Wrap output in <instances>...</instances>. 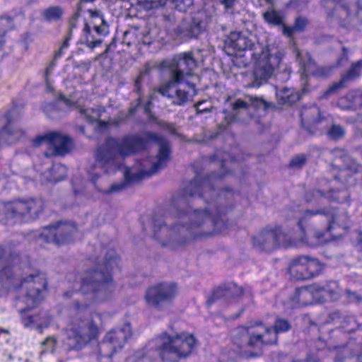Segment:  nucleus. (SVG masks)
<instances>
[{
	"label": "nucleus",
	"mask_w": 362,
	"mask_h": 362,
	"mask_svg": "<svg viewBox=\"0 0 362 362\" xmlns=\"http://www.w3.org/2000/svg\"><path fill=\"white\" fill-rule=\"evenodd\" d=\"M119 259L115 250L107 254L104 263L99 270L89 271L80 281H74L71 286L74 292L80 291L88 296V303L76 302L69 311V319L64 328L66 339L63 347L54 337H47L42 342L41 353L62 352L81 349L99 334L98 326L89 315L91 305L110 300L115 294L117 286L112 274L119 269Z\"/></svg>",
	"instance_id": "1"
},
{
	"label": "nucleus",
	"mask_w": 362,
	"mask_h": 362,
	"mask_svg": "<svg viewBox=\"0 0 362 362\" xmlns=\"http://www.w3.org/2000/svg\"><path fill=\"white\" fill-rule=\"evenodd\" d=\"M149 141H156L158 153L156 158L147 159L132 168H124V175L126 181L134 182L150 176L162 168L169 160L170 146L167 141L158 138L156 134L144 132L139 135L126 136L122 139L110 138L105 146L100 148L96 154L94 164L88 170L93 183L101 171L107 174L115 173L122 167L119 165V156H129L145 148Z\"/></svg>",
	"instance_id": "2"
},
{
	"label": "nucleus",
	"mask_w": 362,
	"mask_h": 362,
	"mask_svg": "<svg viewBox=\"0 0 362 362\" xmlns=\"http://www.w3.org/2000/svg\"><path fill=\"white\" fill-rule=\"evenodd\" d=\"M4 250L0 247V285L9 288L14 284L15 279L10 274L13 271L15 276L21 277V284L15 288L23 295L18 300L22 301L26 307L19 310L21 321L24 327L31 329H40L47 327L49 317L44 313L35 308L36 305L43 297L47 288V278L44 273L29 267L23 268L20 265L18 255H10L3 257Z\"/></svg>",
	"instance_id": "3"
},
{
	"label": "nucleus",
	"mask_w": 362,
	"mask_h": 362,
	"mask_svg": "<svg viewBox=\"0 0 362 362\" xmlns=\"http://www.w3.org/2000/svg\"><path fill=\"white\" fill-rule=\"evenodd\" d=\"M320 211H305L300 218V211L296 212L295 216L299 230L291 234H285L280 228L265 229L253 238V245L262 250H272L277 247H302L305 245L315 247L329 241L328 238H324L325 234L317 231L315 225L311 224L307 228L304 224L307 219L320 214Z\"/></svg>",
	"instance_id": "4"
},
{
	"label": "nucleus",
	"mask_w": 362,
	"mask_h": 362,
	"mask_svg": "<svg viewBox=\"0 0 362 362\" xmlns=\"http://www.w3.org/2000/svg\"><path fill=\"white\" fill-rule=\"evenodd\" d=\"M161 66L170 69L173 78L161 86L158 92L172 98L173 103L184 105L196 94L195 82L198 81V76L193 73L197 62L192 53H182L170 60L163 61Z\"/></svg>",
	"instance_id": "5"
},
{
	"label": "nucleus",
	"mask_w": 362,
	"mask_h": 362,
	"mask_svg": "<svg viewBox=\"0 0 362 362\" xmlns=\"http://www.w3.org/2000/svg\"><path fill=\"white\" fill-rule=\"evenodd\" d=\"M178 221L182 223L190 221V223L187 226L176 224L172 228H169L166 226L167 222H169L168 218L165 221H155L153 223L154 236L157 238L170 237L173 239V241H176L178 244L182 245L186 243L188 240L212 234L213 232L203 233L200 229L202 225L207 223H210L214 226V232H221L219 225L222 223L223 220L215 219L207 211L200 212L199 211H194L192 214H179Z\"/></svg>",
	"instance_id": "6"
},
{
	"label": "nucleus",
	"mask_w": 362,
	"mask_h": 362,
	"mask_svg": "<svg viewBox=\"0 0 362 362\" xmlns=\"http://www.w3.org/2000/svg\"><path fill=\"white\" fill-rule=\"evenodd\" d=\"M291 327L286 320L277 318L274 328L272 329L262 324H257L249 327H241L236 330V334L240 335V339H235V343L239 346L248 345L260 348L262 344H272L277 341V334L287 332Z\"/></svg>",
	"instance_id": "7"
},
{
	"label": "nucleus",
	"mask_w": 362,
	"mask_h": 362,
	"mask_svg": "<svg viewBox=\"0 0 362 362\" xmlns=\"http://www.w3.org/2000/svg\"><path fill=\"white\" fill-rule=\"evenodd\" d=\"M195 343L194 337L189 333H181L175 337L163 334L150 341L148 348L155 349L163 360L175 361L188 356Z\"/></svg>",
	"instance_id": "8"
},
{
	"label": "nucleus",
	"mask_w": 362,
	"mask_h": 362,
	"mask_svg": "<svg viewBox=\"0 0 362 362\" xmlns=\"http://www.w3.org/2000/svg\"><path fill=\"white\" fill-rule=\"evenodd\" d=\"M251 56L255 60L253 71L255 80L258 83H261L267 80L276 69L280 68L283 53L277 49L267 47L263 48L260 53H252Z\"/></svg>",
	"instance_id": "9"
},
{
	"label": "nucleus",
	"mask_w": 362,
	"mask_h": 362,
	"mask_svg": "<svg viewBox=\"0 0 362 362\" xmlns=\"http://www.w3.org/2000/svg\"><path fill=\"white\" fill-rule=\"evenodd\" d=\"M6 223L29 221L36 218L42 211L41 199L16 200L4 204Z\"/></svg>",
	"instance_id": "10"
},
{
	"label": "nucleus",
	"mask_w": 362,
	"mask_h": 362,
	"mask_svg": "<svg viewBox=\"0 0 362 362\" xmlns=\"http://www.w3.org/2000/svg\"><path fill=\"white\" fill-rule=\"evenodd\" d=\"M341 289L335 281L329 283L326 287L312 285L296 289L294 298L285 305L286 308H294L310 304L311 298L322 296L324 298L336 300L339 298Z\"/></svg>",
	"instance_id": "11"
},
{
	"label": "nucleus",
	"mask_w": 362,
	"mask_h": 362,
	"mask_svg": "<svg viewBox=\"0 0 362 362\" xmlns=\"http://www.w3.org/2000/svg\"><path fill=\"white\" fill-rule=\"evenodd\" d=\"M179 292L177 285L173 282H164L148 287L144 299L151 308L163 310L173 301Z\"/></svg>",
	"instance_id": "12"
},
{
	"label": "nucleus",
	"mask_w": 362,
	"mask_h": 362,
	"mask_svg": "<svg viewBox=\"0 0 362 362\" xmlns=\"http://www.w3.org/2000/svg\"><path fill=\"white\" fill-rule=\"evenodd\" d=\"M131 336L132 329L129 323L124 324L121 328L110 331L99 344V360L107 358V361L104 362H109V358L113 353L122 349Z\"/></svg>",
	"instance_id": "13"
},
{
	"label": "nucleus",
	"mask_w": 362,
	"mask_h": 362,
	"mask_svg": "<svg viewBox=\"0 0 362 362\" xmlns=\"http://www.w3.org/2000/svg\"><path fill=\"white\" fill-rule=\"evenodd\" d=\"M35 147L46 145L50 151V155L59 156L67 153L71 147L70 139L64 134L58 132H48L37 136L33 141Z\"/></svg>",
	"instance_id": "14"
},
{
	"label": "nucleus",
	"mask_w": 362,
	"mask_h": 362,
	"mask_svg": "<svg viewBox=\"0 0 362 362\" xmlns=\"http://www.w3.org/2000/svg\"><path fill=\"white\" fill-rule=\"evenodd\" d=\"M76 233V227L74 224L71 223H58L45 227L41 236L47 243H54L59 245L71 241Z\"/></svg>",
	"instance_id": "15"
},
{
	"label": "nucleus",
	"mask_w": 362,
	"mask_h": 362,
	"mask_svg": "<svg viewBox=\"0 0 362 362\" xmlns=\"http://www.w3.org/2000/svg\"><path fill=\"white\" fill-rule=\"evenodd\" d=\"M232 115L230 118L226 116V119L228 123L235 120L245 121L246 118L250 117V110L252 108H259L265 106V103L262 99L252 95H245L243 99H236L231 104Z\"/></svg>",
	"instance_id": "16"
},
{
	"label": "nucleus",
	"mask_w": 362,
	"mask_h": 362,
	"mask_svg": "<svg viewBox=\"0 0 362 362\" xmlns=\"http://www.w3.org/2000/svg\"><path fill=\"white\" fill-rule=\"evenodd\" d=\"M323 213L324 218L329 222L327 233H329L334 240L341 237L349 226L347 214L344 211L339 212L335 210Z\"/></svg>",
	"instance_id": "17"
},
{
	"label": "nucleus",
	"mask_w": 362,
	"mask_h": 362,
	"mask_svg": "<svg viewBox=\"0 0 362 362\" xmlns=\"http://www.w3.org/2000/svg\"><path fill=\"white\" fill-rule=\"evenodd\" d=\"M320 186L323 187L322 190H314L306 194L305 199L308 202L318 204L325 199L336 201L337 202H344L348 198L349 194L345 189H341L337 192H334L330 187H327L323 182L320 183Z\"/></svg>",
	"instance_id": "18"
},
{
	"label": "nucleus",
	"mask_w": 362,
	"mask_h": 362,
	"mask_svg": "<svg viewBox=\"0 0 362 362\" xmlns=\"http://www.w3.org/2000/svg\"><path fill=\"white\" fill-rule=\"evenodd\" d=\"M296 57L299 60L303 70L301 81L303 84V92L306 93L308 90V77L312 75L315 77H324L328 74L329 69L325 67H317L312 61L310 56L306 53L305 54V60L303 59V54L297 51Z\"/></svg>",
	"instance_id": "19"
},
{
	"label": "nucleus",
	"mask_w": 362,
	"mask_h": 362,
	"mask_svg": "<svg viewBox=\"0 0 362 362\" xmlns=\"http://www.w3.org/2000/svg\"><path fill=\"white\" fill-rule=\"evenodd\" d=\"M334 362H362V345L350 341L343 346L333 349Z\"/></svg>",
	"instance_id": "20"
},
{
	"label": "nucleus",
	"mask_w": 362,
	"mask_h": 362,
	"mask_svg": "<svg viewBox=\"0 0 362 362\" xmlns=\"http://www.w3.org/2000/svg\"><path fill=\"white\" fill-rule=\"evenodd\" d=\"M326 8L327 9H331L332 8H334V11L332 13H329V15L335 16L339 18V20H342L344 16H349L351 15V10L356 11V18H358L359 22H362V7H360L359 5L353 4L348 6H342L340 3H337L334 0H328L326 1Z\"/></svg>",
	"instance_id": "21"
},
{
	"label": "nucleus",
	"mask_w": 362,
	"mask_h": 362,
	"mask_svg": "<svg viewBox=\"0 0 362 362\" xmlns=\"http://www.w3.org/2000/svg\"><path fill=\"white\" fill-rule=\"evenodd\" d=\"M23 134V131L20 128L17 122L8 121L0 133V147L16 142L22 138Z\"/></svg>",
	"instance_id": "22"
},
{
	"label": "nucleus",
	"mask_w": 362,
	"mask_h": 362,
	"mask_svg": "<svg viewBox=\"0 0 362 362\" xmlns=\"http://www.w3.org/2000/svg\"><path fill=\"white\" fill-rule=\"evenodd\" d=\"M337 105L342 110H353L362 107V90L356 89L349 91L345 96L341 97Z\"/></svg>",
	"instance_id": "23"
},
{
	"label": "nucleus",
	"mask_w": 362,
	"mask_h": 362,
	"mask_svg": "<svg viewBox=\"0 0 362 362\" xmlns=\"http://www.w3.org/2000/svg\"><path fill=\"white\" fill-rule=\"evenodd\" d=\"M203 29L202 22L194 19L192 22L183 21L179 26L177 32L182 38H192L197 37Z\"/></svg>",
	"instance_id": "24"
},
{
	"label": "nucleus",
	"mask_w": 362,
	"mask_h": 362,
	"mask_svg": "<svg viewBox=\"0 0 362 362\" xmlns=\"http://www.w3.org/2000/svg\"><path fill=\"white\" fill-rule=\"evenodd\" d=\"M306 262V256L298 257L291 262L289 267V272L292 278L296 280L308 279Z\"/></svg>",
	"instance_id": "25"
},
{
	"label": "nucleus",
	"mask_w": 362,
	"mask_h": 362,
	"mask_svg": "<svg viewBox=\"0 0 362 362\" xmlns=\"http://www.w3.org/2000/svg\"><path fill=\"white\" fill-rule=\"evenodd\" d=\"M362 74V62L359 61L354 64L347 73L344 75L339 83L334 84L326 93L329 95L331 93L343 88L347 81H353Z\"/></svg>",
	"instance_id": "26"
},
{
	"label": "nucleus",
	"mask_w": 362,
	"mask_h": 362,
	"mask_svg": "<svg viewBox=\"0 0 362 362\" xmlns=\"http://www.w3.org/2000/svg\"><path fill=\"white\" fill-rule=\"evenodd\" d=\"M86 32L90 33L94 30L98 35H106L109 33L107 23L105 21L103 17L99 14H93L91 20L86 24L84 29Z\"/></svg>",
	"instance_id": "27"
},
{
	"label": "nucleus",
	"mask_w": 362,
	"mask_h": 362,
	"mask_svg": "<svg viewBox=\"0 0 362 362\" xmlns=\"http://www.w3.org/2000/svg\"><path fill=\"white\" fill-rule=\"evenodd\" d=\"M67 173V168L61 163L54 164L50 170L45 172L42 176V182H57L64 180Z\"/></svg>",
	"instance_id": "28"
},
{
	"label": "nucleus",
	"mask_w": 362,
	"mask_h": 362,
	"mask_svg": "<svg viewBox=\"0 0 362 362\" xmlns=\"http://www.w3.org/2000/svg\"><path fill=\"white\" fill-rule=\"evenodd\" d=\"M300 118L303 126L307 127L322 122L321 112L317 106L303 108L300 112Z\"/></svg>",
	"instance_id": "29"
},
{
	"label": "nucleus",
	"mask_w": 362,
	"mask_h": 362,
	"mask_svg": "<svg viewBox=\"0 0 362 362\" xmlns=\"http://www.w3.org/2000/svg\"><path fill=\"white\" fill-rule=\"evenodd\" d=\"M228 40L229 45L238 50L251 49L254 46L252 40L249 39L245 35L237 32L230 33Z\"/></svg>",
	"instance_id": "30"
},
{
	"label": "nucleus",
	"mask_w": 362,
	"mask_h": 362,
	"mask_svg": "<svg viewBox=\"0 0 362 362\" xmlns=\"http://www.w3.org/2000/svg\"><path fill=\"white\" fill-rule=\"evenodd\" d=\"M276 95L281 104H292L300 98L299 93L286 88L277 90Z\"/></svg>",
	"instance_id": "31"
},
{
	"label": "nucleus",
	"mask_w": 362,
	"mask_h": 362,
	"mask_svg": "<svg viewBox=\"0 0 362 362\" xmlns=\"http://www.w3.org/2000/svg\"><path fill=\"white\" fill-rule=\"evenodd\" d=\"M264 21L270 25L277 26L284 25V15L283 12L273 8L268 9L263 13Z\"/></svg>",
	"instance_id": "32"
},
{
	"label": "nucleus",
	"mask_w": 362,
	"mask_h": 362,
	"mask_svg": "<svg viewBox=\"0 0 362 362\" xmlns=\"http://www.w3.org/2000/svg\"><path fill=\"white\" fill-rule=\"evenodd\" d=\"M79 112L81 115V117L86 119L88 122L98 123V125L100 127H105L106 124L100 120V111L98 109H83L80 108Z\"/></svg>",
	"instance_id": "33"
},
{
	"label": "nucleus",
	"mask_w": 362,
	"mask_h": 362,
	"mask_svg": "<svg viewBox=\"0 0 362 362\" xmlns=\"http://www.w3.org/2000/svg\"><path fill=\"white\" fill-rule=\"evenodd\" d=\"M190 186L191 187L196 189V192L191 194L192 196L194 195L197 192L199 196L207 200L209 197H211L212 195H214V194H215V190L212 189L209 182H204L199 185L197 183V182H194L191 183Z\"/></svg>",
	"instance_id": "34"
},
{
	"label": "nucleus",
	"mask_w": 362,
	"mask_h": 362,
	"mask_svg": "<svg viewBox=\"0 0 362 362\" xmlns=\"http://www.w3.org/2000/svg\"><path fill=\"white\" fill-rule=\"evenodd\" d=\"M13 27V23L11 18L8 17H0V49L2 48L5 42L4 35Z\"/></svg>",
	"instance_id": "35"
},
{
	"label": "nucleus",
	"mask_w": 362,
	"mask_h": 362,
	"mask_svg": "<svg viewBox=\"0 0 362 362\" xmlns=\"http://www.w3.org/2000/svg\"><path fill=\"white\" fill-rule=\"evenodd\" d=\"M308 279L317 275L323 269V265L316 259L307 257Z\"/></svg>",
	"instance_id": "36"
},
{
	"label": "nucleus",
	"mask_w": 362,
	"mask_h": 362,
	"mask_svg": "<svg viewBox=\"0 0 362 362\" xmlns=\"http://www.w3.org/2000/svg\"><path fill=\"white\" fill-rule=\"evenodd\" d=\"M237 293H242V291L240 288H238L236 286L233 285L232 286H230L229 288H219L216 289L214 294H213V298L214 300L218 299V298L223 296L224 298H228L231 296L232 295Z\"/></svg>",
	"instance_id": "37"
},
{
	"label": "nucleus",
	"mask_w": 362,
	"mask_h": 362,
	"mask_svg": "<svg viewBox=\"0 0 362 362\" xmlns=\"http://www.w3.org/2000/svg\"><path fill=\"white\" fill-rule=\"evenodd\" d=\"M62 14L63 10L58 6L50 7L44 11V16L49 21H56L59 20Z\"/></svg>",
	"instance_id": "38"
},
{
	"label": "nucleus",
	"mask_w": 362,
	"mask_h": 362,
	"mask_svg": "<svg viewBox=\"0 0 362 362\" xmlns=\"http://www.w3.org/2000/svg\"><path fill=\"white\" fill-rule=\"evenodd\" d=\"M307 20L304 18H298L296 21L295 25L293 28L284 27V33L288 36L293 35L295 30H302L307 25Z\"/></svg>",
	"instance_id": "39"
},
{
	"label": "nucleus",
	"mask_w": 362,
	"mask_h": 362,
	"mask_svg": "<svg viewBox=\"0 0 362 362\" xmlns=\"http://www.w3.org/2000/svg\"><path fill=\"white\" fill-rule=\"evenodd\" d=\"M342 323V329L346 332H351L358 327V324L354 316L344 318Z\"/></svg>",
	"instance_id": "40"
},
{
	"label": "nucleus",
	"mask_w": 362,
	"mask_h": 362,
	"mask_svg": "<svg viewBox=\"0 0 362 362\" xmlns=\"http://www.w3.org/2000/svg\"><path fill=\"white\" fill-rule=\"evenodd\" d=\"M345 131L339 125H333L328 132L329 137L334 139H339L344 136Z\"/></svg>",
	"instance_id": "41"
},
{
	"label": "nucleus",
	"mask_w": 362,
	"mask_h": 362,
	"mask_svg": "<svg viewBox=\"0 0 362 362\" xmlns=\"http://www.w3.org/2000/svg\"><path fill=\"white\" fill-rule=\"evenodd\" d=\"M148 74V69L146 67L142 70L135 81V87L138 92H140L141 84L146 76Z\"/></svg>",
	"instance_id": "42"
},
{
	"label": "nucleus",
	"mask_w": 362,
	"mask_h": 362,
	"mask_svg": "<svg viewBox=\"0 0 362 362\" xmlns=\"http://www.w3.org/2000/svg\"><path fill=\"white\" fill-rule=\"evenodd\" d=\"M306 158L304 155H298L291 161V165L295 168H300L305 163Z\"/></svg>",
	"instance_id": "43"
},
{
	"label": "nucleus",
	"mask_w": 362,
	"mask_h": 362,
	"mask_svg": "<svg viewBox=\"0 0 362 362\" xmlns=\"http://www.w3.org/2000/svg\"><path fill=\"white\" fill-rule=\"evenodd\" d=\"M124 183L114 184L108 189H99V190L102 191L103 192H105V193H110V192H117V191L122 189V188H124Z\"/></svg>",
	"instance_id": "44"
},
{
	"label": "nucleus",
	"mask_w": 362,
	"mask_h": 362,
	"mask_svg": "<svg viewBox=\"0 0 362 362\" xmlns=\"http://www.w3.org/2000/svg\"><path fill=\"white\" fill-rule=\"evenodd\" d=\"M348 61V51L344 48L341 57L339 58L337 62L339 66H344Z\"/></svg>",
	"instance_id": "45"
},
{
	"label": "nucleus",
	"mask_w": 362,
	"mask_h": 362,
	"mask_svg": "<svg viewBox=\"0 0 362 362\" xmlns=\"http://www.w3.org/2000/svg\"><path fill=\"white\" fill-rule=\"evenodd\" d=\"M54 68V65L53 64H50L47 69H46V71H45V78H46V83H47V87L49 90H52V88L51 87L50 84H49V79H48V76L49 75L51 74L52 69Z\"/></svg>",
	"instance_id": "46"
},
{
	"label": "nucleus",
	"mask_w": 362,
	"mask_h": 362,
	"mask_svg": "<svg viewBox=\"0 0 362 362\" xmlns=\"http://www.w3.org/2000/svg\"><path fill=\"white\" fill-rule=\"evenodd\" d=\"M347 296L349 300L352 302H360L361 300V298L360 296L349 291H347Z\"/></svg>",
	"instance_id": "47"
},
{
	"label": "nucleus",
	"mask_w": 362,
	"mask_h": 362,
	"mask_svg": "<svg viewBox=\"0 0 362 362\" xmlns=\"http://www.w3.org/2000/svg\"><path fill=\"white\" fill-rule=\"evenodd\" d=\"M61 102L63 103L66 107L69 108H74L76 107V104L69 99H66L64 97H62L60 99Z\"/></svg>",
	"instance_id": "48"
},
{
	"label": "nucleus",
	"mask_w": 362,
	"mask_h": 362,
	"mask_svg": "<svg viewBox=\"0 0 362 362\" xmlns=\"http://www.w3.org/2000/svg\"><path fill=\"white\" fill-rule=\"evenodd\" d=\"M237 0H223L222 3L226 8H232Z\"/></svg>",
	"instance_id": "49"
},
{
	"label": "nucleus",
	"mask_w": 362,
	"mask_h": 362,
	"mask_svg": "<svg viewBox=\"0 0 362 362\" xmlns=\"http://www.w3.org/2000/svg\"><path fill=\"white\" fill-rule=\"evenodd\" d=\"M139 356L140 354H136L135 356H130L127 359V362H142V361L140 358H139Z\"/></svg>",
	"instance_id": "50"
},
{
	"label": "nucleus",
	"mask_w": 362,
	"mask_h": 362,
	"mask_svg": "<svg viewBox=\"0 0 362 362\" xmlns=\"http://www.w3.org/2000/svg\"><path fill=\"white\" fill-rule=\"evenodd\" d=\"M100 43V41H99V40L90 41V42H88V46L95 47L97 45H98Z\"/></svg>",
	"instance_id": "51"
},
{
	"label": "nucleus",
	"mask_w": 362,
	"mask_h": 362,
	"mask_svg": "<svg viewBox=\"0 0 362 362\" xmlns=\"http://www.w3.org/2000/svg\"><path fill=\"white\" fill-rule=\"evenodd\" d=\"M358 243L361 245V247L362 248V230H361V232L359 234Z\"/></svg>",
	"instance_id": "52"
},
{
	"label": "nucleus",
	"mask_w": 362,
	"mask_h": 362,
	"mask_svg": "<svg viewBox=\"0 0 362 362\" xmlns=\"http://www.w3.org/2000/svg\"><path fill=\"white\" fill-rule=\"evenodd\" d=\"M151 104V101H149L147 104V105L145 107V111L148 112L149 110V105Z\"/></svg>",
	"instance_id": "53"
},
{
	"label": "nucleus",
	"mask_w": 362,
	"mask_h": 362,
	"mask_svg": "<svg viewBox=\"0 0 362 362\" xmlns=\"http://www.w3.org/2000/svg\"><path fill=\"white\" fill-rule=\"evenodd\" d=\"M185 3L187 6H189L192 4V0H185Z\"/></svg>",
	"instance_id": "54"
},
{
	"label": "nucleus",
	"mask_w": 362,
	"mask_h": 362,
	"mask_svg": "<svg viewBox=\"0 0 362 362\" xmlns=\"http://www.w3.org/2000/svg\"><path fill=\"white\" fill-rule=\"evenodd\" d=\"M67 47H68V44L66 42H64L61 49H66V48H67Z\"/></svg>",
	"instance_id": "55"
},
{
	"label": "nucleus",
	"mask_w": 362,
	"mask_h": 362,
	"mask_svg": "<svg viewBox=\"0 0 362 362\" xmlns=\"http://www.w3.org/2000/svg\"><path fill=\"white\" fill-rule=\"evenodd\" d=\"M71 295H72V293H70L69 291H67V292L65 293V296H71Z\"/></svg>",
	"instance_id": "56"
},
{
	"label": "nucleus",
	"mask_w": 362,
	"mask_h": 362,
	"mask_svg": "<svg viewBox=\"0 0 362 362\" xmlns=\"http://www.w3.org/2000/svg\"><path fill=\"white\" fill-rule=\"evenodd\" d=\"M226 163H227L226 160H224V161H223V165H224V166H226Z\"/></svg>",
	"instance_id": "57"
},
{
	"label": "nucleus",
	"mask_w": 362,
	"mask_h": 362,
	"mask_svg": "<svg viewBox=\"0 0 362 362\" xmlns=\"http://www.w3.org/2000/svg\"><path fill=\"white\" fill-rule=\"evenodd\" d=\"M163 243V245H167V244H168V243L165 242V241H163V243Z\"/></svg>",
	"instance_id": "58"
},
{
	"label": "nucleus",
	"mask_w": 362,
	"mask_h": 362,
	"mask_svg": "<svg viewBox=\"0 0 362 362\" xmlns=\"http://www.w3.org/2000/svg\"><path fill=\"white\" fill-rule=\"evenodd\" d=\"M3 291H0V296L3 294Z\"/></svg>",
	"instance_id": "59"
}]
</instances>
